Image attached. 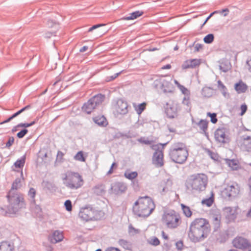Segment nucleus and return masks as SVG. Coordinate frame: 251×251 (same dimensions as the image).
<instances>
[{"mask_svg":"<svg viewBox=\"0 0 251 251\" xmlns=\"http://www.w3.org/2000/svg\"><path fill=\"white\" fill-rule=\"evenodd\" d=\"M0 251H14V246L13 243L4 241L0 243Z\"/></svg>","mask_w":251,"mask_h":251,"instance_id":"nucleus-20","label":"nucleus"},{"mask_svg":"<svg viewBox=\"0 0 251 251\" xmlns=\"http://www.w3.org/2000/svg\"><path fill=\"white\" fill-rule=\"evenodd\" d=\"M144 12L142 11H136L131 13H130L128 16L125 17L121 19L124 20H134L138 17L142 16Z\"/></svg>","mask_w":251,"mask_h":251,"instance_id":"nucleus-27","label":"nucleus"},{"mask_svg":"<svg viewBox=\"0 0 251 251\" xmlns=\"http://www.w3.org/2000/svg\"><path fill=\"white\" fill-rule=\"evenodd\" d=\"M93 120L94 122L100 126H105L107 125L106 119L103 116L96 117Z\"/></svg>","mask_w":251,"mask_h":251,"instance_id":"nucleus-29","label":"nucleus"},{"mask_svg":"<svg viewBox=\"0 0 251 251\" xmlns=\"http://www.w3.org/2000/svg\"><path fill=\"white\" fill-rule=\"evenodd\" d=\"M218 11H215L214 12H213L212 13H211L207 17V18L206 19V20H205V21L204 22V23H203L202 26L204 25L208 21V20L215 14L216 13H218Z\"/></svg>","mask_w":251,"mask_h":251,"instance_id":"nucleus-57","label":"nucleus"},{"mask_svg":"<svg viewBox=\"0 0 251 251\" xmlns=\"http://www.w3.org/2000/svg\"><path fill=\"white\" fill-rule=\"evenodd\" d=\"M167 144V143H164V144H159L155 145V146H157L156 148H158L159 149V150H162L163 151L164 147Z\"/></svg>","mask_w":251,"mask_h":251,"instance_id":"nucleus-60","label":"nucleus"},{"mask_svg":"<svg viewBox=\"0 0 251 251\" xmlns=\"http://www.w3.org/2000/svg\"><path fill=\"white\" fill-rule=\"evenodd\" d=\"M215 138L216 141L220 143H225V139L226 138L225 128H222L217 129L215 132Z\"/></svg>","mask_w":251,"mask_h":251,"instance_id":"nucleus-18","label":"nucleus"},{"mask_svg":"<svg viewBox=\"0 0 251 251\" xmlns=\"http://www.w3.org/2000/svg\"><path fill=\"white\" fill-rule=\"evenodd\" d=\"M146 103L143 102L138 104L137 106L135 107V109L137 113L139 115H140L146 108Z\"/></svg>","mask_w":251,"mask_h":251,"instance_id":"nucleus-41","label":"nucleus"},{"mask_svg":"<svg viewBox=\"0 0 251 251\" xmlns=\"http://www.w3.org/2000/svg\"><path fill=\"white\" fill-rule=\"evenodd\" d=\"M217 83L218 89L222 93L223 96L225 98L229 97V95L227 92V89L223 83L220 80H219L217 81Z\"/></svg>","mask_w":251,"mask_h":251,"instance_id":"nucleus-26","label":"nucleus"},{"mask_svg":"<svg viewBox=\"0 0 251 251\" xmlns=\"http://www.w3.org/2000/svg\"><path fill=\"white\" fill-rule=\"evenodd\" d=\"M127 186L126 183L122 182H115L111 184L110 191V193L120 195L126 192Z\"/></svg>","mask_w":251,"mask_h":251,"instance_id":"nucleus-12","label":"nucleus"},{"mask_svg":"<svg viewBox=\"0 0 251 251\" xmlns=\"http://www.w3.org/2000/svg\"><path fill=\"white\" fill-rule=\"evenodd\" d=\"M240 193V186L236 183L227 185L222 192V195L225 198L232 199L236 197Z\"/></svg>","mask_w":251,"mask_h":251,"instance_id":"nucleus-10","label":"nucleus"},{"mask_svg":"<svg viewBox=\"0 0 251 251\" xmlns=\"http://www.w3.org/2000/svg\"><path fill=\"white\" fill-rule=\"evenodd\" d=\"M97 211L90 206H86L80 208L79 217L84 221L97 220Z\"/></svg>","mask_w":251,"mask_h":251,"instance_id":"nucleus-9","label":"nucleus"},{"mask_svg":"<svg viewBox=\"0 0 251 251\" xmlns=\"http://www.w3.org/2000/svg\"><path fill=\"white\" fill-rule=\"evenodd\" d=\"M104 98V96L101 94L93 96L84 103L82 107V111L87 114H90L101 104Z\"/></svg>","mask_w":251,"mask_h":251,"instance_id":"nucleus-8","label":"nucleus"},{"mask_svg":"<svg viewBox=\"0 0 251 251\" xmlns=\"http://www.w3.org/2000/svg\"><path fill=\"white\" fill-rule=\"evenodd\" d=\"M148 243L153 246H158L160 242L159 240L156 237L153 236L151 237L148 240Z\"/></svg>","mask_w":251,"mask_h":251,"instance_id":"nucleus-38","label":"nucleus"},{"mask_svg":"<svg viewBox=\"0 0 251 251\" xmlns=\"http://www.w3.org/2000/svg\"><path fill=\"white\" fill-rule=\"evenodd\" d=\"M30 107V106L29 105H27L25 106V107H23V108H22L21 109L19 110L17 112L15 113L12 115H11L10 116L11 118L12 119H14V118H15L17 116H18V115H19L23 112L25 111L26 110H27V109H29Z\"/></svg>","mask_w":251,"mask_h":251,"instance_id":"nucleus-44","label":"nucleus"},{"mask_svg":"<svg viewBox=\"0 0 251 251\" xmlns=\"http://www.w3.org/2000/svg\"><path fill=\"white\" fill-rule=\"evenodd\" d=\"M218 13H224V16H226L228 14V12H229V10L227 8H226L224 9H223L222 11H218Z\"/></svg>","mask_w":251,"mask_h":251,"instance_id":"nucleus-62","label":"nucleus"},{"mask_svg":"<svg viewBox=\"0 0 251 251\" xmlns=\"http://www.w3.org/2000/svg\"><path fill=\"white\" fill-rule=\"evenodd\" d=\"M226 163L233 170H237L239 168L238 161L235 159H226Z\"/></svg>","mask_w":251,"mask_h":251,"instance_id":"nucleus-31","label":"nucleus"},{"mask_svg":"<svg viewBox=\"0 0 251 251\" xmlns=\"http://www.w3.org/2000/svg\"><path fill=\"white\" fill-rule=\"evenodd\" d=\"M105 251H120V250L114 247H110L107 248Z\"/></svg>","mask_w":251,"mask_h":251,"instance_id":"nucleus-63","label":"nucleus"},{"mask_svg":"<svg viewBox=\"0 0 251 251\" xmlns=\"http://www.w3.org/2000/svg\"><path fill=\"white\" fill-rule=\"evenodd\" d=\"M61 84L62 83H61V80L60 79V78L58 77L56 78V80L54 82L53 86L54 87H56L57 85H59V86L61 85Z\"/></svg>","mask_w":251,"mask_h":251,"instance_id":"nucleus-58","label":"nucleus"},{"mask_svg":"<svg viewBox=\"0 0 251 251\" xmlns=\"http://www.w3.org/2000/svg\"><path fill=\"white\" fill-rule=\"evenodd\" d=\"M208 116H209L211 118L210 121L213 124H215L217 122V115L215 113H211L210 112H208L207 114Z\"/></svg>","mask_w":251,"mask_h":251,"instance_id":"nucleus-48","label":"nucleus"},{"mask_svg":"<svg viewBox=\"0 0 251 251\" xmlns=\"http://www.w3.org/2000/svg\"><path fill=\"white\" fill-rule=\"evenodd\" d=\"M181 91L182 93L185 95V97H189L190 92L186 87L183 85H180V87L178 88Z\"/></svg>","mask_w":251,"mask_h":251,"instance_id":"nucleus-46","label":"nucleus"},{"mask_svg":"<svg viewBox=\"0 0 251 251\" xmlns=\"http://www.w3.org/2000/svg\"><path fill=\"white\" fill-rule=\"evenodd\" d=\"M207 180L206 176L203 174L192 175L186 180L185 186L192 192H201L205 190Z\"/></svg>","mask_w":251,"mask_h":251,"instance_id":"nucleus-5","label":"nucleus"},{"mask_svg":"<svg viewBox=\"0 0 251 251\" xmlns=\"http://www.w3.org/2000/svg\"><path fill=\"white\" fill-rule=\"evenodd\" d=\"M226 217L230 220H233L236 217V211L235 208L227 207L225 208Z\"/></svg>","mask_w":251,"mask_h":251,"instance_id":"nucleus-23","label":"nucleus"},{"mask_svg":"<svg viewBox=\"0 0 251 251\" xmlns=\"http://www.w3.org/2000/svg\"><path fill=\"white\" fill-rule=\"evenodd\" d=\"M119 244L126 250H130L132 248L131 243L127 240L120 239L118 241Z\"/></svg>","mask_w":251,"mask_h":251,"instance_id":"nucleus-32","label":"nucleus"},{"mask_svg":"<svg viewBox=\"0 0 251 251\" xmlns=\"http://www.w3.org/2000/svg\"><path fill=\"white\" fill-rule=\"evenodd\" d=\"M182 104L184 106V109L186 112L190 111L191 106L189 97H184Z\"/></svg>","mask_w":251,"mask_h":251,"instance_id":"nucleus-33","label":"nucleus"},{"mask_svg":"<svg viewBox=\"0 0 251 251\" xmlns=\"http://www.w3.org/2000/svg\"><path fill=\"white\" fill-rule=\"evenodd\" d=\"M62 179L63 184L71 190H77L84 183L82 176L78 173L70 171L62 175Z\"/></svg>","mask_w":251,"mask_h":251,"instance_id":"nucleus-6","label":"nucleus"},{"mask_svg":"<svg viewBox=\"0 0 251 251\" xmlns=\"http://www.w3.org/2000/svg\"><path fill=\"white\" fill-rule=\"evenodd\" d=\"M202 47V46L200 44H197L195 45L194 47V51L196 52H198L201 49Z\"/></svg>","mask_w":251,"mask_h":251,"instance_id":"nucleus-59","label":"nucleus"},{"mask_svg":"<svg viewBox=\"0 0 251 251\" xmlns=\"http://www.w3.org/2000/svg\"><path fill=\"white\" fill-rule=\"evenodd\" d=\"M233 245L236 248L240 249H251V244L244 238L237 237L232 241Z\"/></svg>","mask_w":251,"mask_h":251,"instance_id":"nucleus-13","label":"nucleus"},{"mask_svg":"<svg viewBox=\"0 0 251 251\" xmlns=\"http://www.w3.org/2000/svg\"><path fill=\"white\" fill-rule=\"evenodd\" d=\"M241 149L243 151L248 152L251 154V136L243 137L242 143L241 145Z\"/></svg>","mask_w":251,"mask_h":251,"instance_id":"nucleus-16","label":"nucleus"},{"mask_svg":"<svg viewBox=\"0 0 251 251\" xmlns=\"http://www.w3.org/2000/svg\"><path fill=\"white\" fill-rule=\"evenodd\" d=\"M124 176L126 178L132 180L137 176L138 174L136 172H130L129 171H126L124 174Z\"/></svg>","mask_w":251,"mask_h":251,"instance_id":"nucleus-35","label":"nucleus"},{"mask_svg":"<svg viewBox=\"0 0 251 251\" xmlns=\"http://www.w3.org/2000/svg\"><path fill=\"white\" fill-rule=\"evenodd\" d=\"M234 87L236 92L239 94L245 93L248 89V86L242 80H240L234 84Z\"/></svg>","mask_w":251,"mask_h":251,"instance_id":"nucleus-19","label":"nucleus"},{"mask_svg":"<svg viewBox=\"0 0 251 251\" xmlns=\"http://www.w3.org/2000/svg\"><path fill=\"white\" fill-rule=\"evenodd\" d=\"M205 152L212 159L214 160H217L218 159V154L210 151L208 149H205Z\"/></svg>","mask_w":251,"mask_h":251,"instance_id":"nucleus-39","label":"nucleus"},{"mask_svg":"<svg viewBox=\"0 0 251 251\" xmlns=\"http://www.w3.org/2000/svg\"><path fill=\"white\" fill-rule=\"evenodd\" d=\"M230 62L227 59H222L220 61L219 69L224 72H227L231 68Z\"/></svg>","mask_w":251,"mask_h":251,"instance_id":"nucleus-21","label":"nucleus"},{"mask_svg":"<svg viewBox=\"0 0 251 251\" xmlns=\"http://www.w3.org/2000/svg\"><path fill=\"white\" fill-rule=\"evenodd\" d=\"M210 231L209 222L204 218H197L190 225L188 237L192 242L197 243L206 238Z\"/></svg>","mask_w":251,"mask_h":251,"instance_id":"nucleus-2","label":"nucleus"},{"mask_svg":"<svg viewBox=\"0 0 251 251\" xmlns=\"http://www.w3.org/2000/svg\"><path fill=\"white\" fill-rule=\"evenodd\" d=\"M63 239L62 232L59 230H55L52 234L50 241L52 243L55 244L61 241Z\"/></svg>","mask_w":251,"mask_h":251,"instance_id":"nucleus-22","label":"nucleus"},{"mask_svg":"<svg viewBox=\"0 0 251 251\" xmlns=\"http://www.w3.org/2000/svg\"><path fill=\"white\" fill-rule=\"evenodd\" d=\"M183 213L187 217H190L192 215V211L189 207L185 205L184 204H181Z\"/></svg>","mask_w":251,"mask_h":251,"instance_id":"nucleus-37","label":"nucleus"},{"mask_svg":"<svg viewBox=\"0 0 251 251\" xmlns=\"http://www.w3.org/2000/svg\"><path fill=\"white\" fill-rule=\"evenodd\" d=\"M35 195H36L35 190L33 188H31L28 191V195L29 197H30V198L31 199V200L33 201H35L34 198H35Z\"/></svg>","mask_w":251,"mask_h":251,"instance_id":"nucleus-47","label":"nucleus"},{"mask_svg":"<svg viewBox=\"0 0 251 251\" xmlns=\"http://www.w3.org/2000/svg\"><path fill=\"white\" fill-rule=\"evenodd\" d=\"M155 207L152 199L148 196L140 198L135 202L133 212L138 217L145 218L149 216Z\"/></svg>","mask_w":251,"mask_h":251,"instance_id":"nucleus-3","label":"nucleus"},{"mask_svg":"<svg viewBox=\"0 0 251 251\" xmlns=\"http://www.w3.org/2000/svg\"><path fill=\"white\" fill-rule=\"evenodd\" d=\"M162 220L163 223L169 228H176L180 224L179 216L174 210L165 212Z\"/></svg>","mask_w":251,"mask_h":251,"instance_id":"nucleus-7","label":"nucleus"},{"mask_svg":"<svg viewBox=\"0 0 251 251\" xmlns=\"http://www.w3.org/2000/svg\"><path fill=\"white\" fill-rule=\"evenodd\" d=\"M138 141L141 143L145 144L146 145H150L151 142L149 140L146 139L144 137H141L138 139Z\"/></svg>","mask_w":251,"mask_h":251,"instance_id":"nucleus-54","label":"nucleus"},{"mask_svg":"<svg viewBox=\"0 0 251 251\" xmlns=\"http://www.w3.org/2000/svg\"><path fill=\"white\" fill-rule=\"evenodd\" d=\"M212 218L214 231H216L220 227L221 216L220 214L214 215Z\"/></svg>","mask_w":251,"mask_h":251,"instance_id":"nucleus-28","label":"nucleus"},{"mask_svg":"<svg viewBox=\"0 0 251 251\" xmlns=\"http://www.w3.org/2000/svg\"><path fill=\"white\" fill-rule=\"evenodd\" d=\"M94 194L98 196H102L105 193V188L102 185H97L93 188Z\"/></svg>","mask_w":251,"mask_h":251,"instance_id":"nucleus-30","label":"nucleus"},{"mask_svg":"<svg viewBox=\"0 0 251 251\" xmlns=\"http://www.w3.org/2000/svg\"><path fill=\"white\" fill-rule=\"evenodd\" d=\"M55 33V32L54 31L48 32L45 33V37L47 38H50L51 36L54 35Z\"/></svg>","mask_w":251,"mask_h":251,"instance_id":"nucleus-61","label":"nucleus"},{"mask_svg":"<svg viewBox=\"0 0 251 251\" xmlns=\"http://www.w3.org/2000/svg\"><path fill=\"white\" fill-rule=\"evenodd\" d=\"M64 205L67 211H71L72 210V204L70 200H66L64 203Z\"/></svg>","mask_w":251,"mask_h":251,"instance_id":"nucleus-50","label":"nucleus"},{"mask_svg":"<svg viewBox=\"0 0 251 251\" xmlns=\"http://www.w3.org/2000/svg\"><path fill=\"white\" fill-rule=\"evenodd\" d=\"M214 40V35L212 34H209L205 36L203 39L204 42L206 44H210Z\"/></svg>","mask_w":251,"mask_h":251,"instance_id":"nucleus-45","label":"nucleus"},{"mask_svg":"<svg viewBox=\"0 0 251 251\" xmlns=\"http://www.w3.org/2000/svg\"><path fill=\"white\" fill-rule=\"evenodd\" d=\"M14 142V138L13 137H10L8 138V140L6 143L5 147L7 148H9Z\"/></svg>","mask_w":251,"mask_h":251,"instance_id":"nucleus-53","label":"nucleus"},{"mask_svg":"<svg viewBox=\"0 0 251 251\" xmlns=\"http://www.w3.org/2000/svg\"><path fill=\"white\" fill-rule=\"evenodd\" d=\"M21 178L15 180L7 195L9 205L5 211L6 215L16 214L24 205L23 196L17 191L21 186Z\"/></svg>","mask_w":251,"mask_h":251,"instance_id":"nucleus-1","label":"nucleus"},{"mask_svg":"<svg viewBox=\"0 0 251 251\" xmlns=\"http://www.w3.org/2000/svg\"><path fill=\"white\" fill-rule=\"evenodd\" d=\"M247 64L248 66L249 70L251 72V59L247 61Z\"/></svg>","mask_w":251,"mask_h":251,"instance_id":"nucleus-64","label":"nucleus"},{"mask_svg":"<svg viewBox=\"0 0 251 251\" xmlns=\"http://www.w3.org/2000/svg\"><path fill=\"white\" fill-rule=\"evenodd\" d=\"M27 132H28L27 129L24 128V129H22L21 131H20V132H19L17 133V136L19 138H22L25 135V134L27 133Z\"/></svg>","mask_w":251,"mask_h":251,"instance_id":"nucleus-52","label":"nucleus"},{"mask_svg":"<svg viewBox=\"0 0 251 251\" xmlns=\"http://www.w3.org/2000/svg\"><path fill=\"white\" fill-rule=\"evenodd\" d=\"M176 247L178 251H181L184 248V245L182 241L179 240L176 242Z\"/></svg>","mask_w":251,"mask_h":251,"instance_id":"nucleus-51","label":"nucleus"},{"mask_svg":"<svg viewBox=\"0 0 251 251\" xmlns=\"http://www.w3.org/2000/svg\"><path fill=\"white\" fill-rule=\"evenodd\" d=\"M157 146H153V149L155 150L152 156V163L156 167H161L164 164L163 162V153L162 150H159Z\"/></svg>","mask_w":251,"mask_h":251,"instance_id":"nucleus-11","label":"nucleus"},{"mask_svg":"<svg viewBox=\"0 0 251 251\" xmlns=\"http://www.w3.org/2000/svg\"><path fill=\"white\" fill-rule=\"evenodd\" d=\"M200 60L197 59L187 60L183 62L181 67L183 70L189 68H194L198 66L200 64Z\"/></svg>","mask_w":251,"mask_h":251,"instance_id":"nucleus-17","label":"nucleus"},{"mask_svg":"<svg viewBox=\"0 0 251 251\" xmlns=\"http://www.w3.org/2000/svg\"><path fill=\"white\" fill-rule=\"evenodd\" d=\"M75 160L81 161L84 162L85 161V158L83 156V153L82 151H78L74 157Z\"/></svg>","mask_w":251,"mask_h":251,"instance_id":"nucleus-42","label":"nucleus"},{"mask_svg":"<svg viewBox=\"0 0 251 251\" xmlns=\"http://www.w3.org/2000/svg\"><path fill=\"white\" fill-rule=\"evenodd\" d=\"M47 24L49 27H54L55 29H57L58 27V25L52 20H49Z\"/></svg>","mask_w":251,"mask_h":251,"instance_id":"nucleus-49","label":"nucleus"},{"mask_svg":"<svg viewBox=\"0 0 251 251\" xmlns=\"http://www.w3.org/2000/svg\"><path fill=\"white\" fill-rule=\"evenodd\" d=\"M25 155L22 157L20 159H18L14 163L16 168H21L25 163Z\"/></svg>","mask_w":251,"mask_h":251,"instance_id":"nucleus-36","label":"nucleus"},{"mask_svg":"<svg viewBox=\"0 0 251 251\" xmlns=\"http://www.w3.org/2000/svg\"><path fill=\"white\" fill-rule=\"evenodd\" d=\"M213 202L214 198L213 197V195L211 196V197H210L208 198L205 199L202 201V203L203 204L206 205L208 207L211 206Z\"/></svg>","mask_w":251,"mask_h":251,"instance_id":"nucleus-43","label":"nucleus"},{"mask_svg":"<svg viewBox=\"0 0 251 251\" xmlns=\"http://www.w3.org/2000/svg\"><path fill=\"white\" fill-rule=\"evenodd\" d=\"M188 151L185 144L176 142L173 144L169 150V155L171 160L178 164H183L188 156Z\"/></svg>","mask_w":251,"mask_h":251,"instance_id":"nucleus-4","label":"nucleus"},{"mask_svg":"<svg viewBox=\"0 0 251 251\" xmlns=\"http://www.w3.org/2000/svg\"><path fill=\"white\" fill-rule=\"evenodd\" d=\"M180 110L179 106L175 103H167L166 113L170 118H174L177 116L178 111Z\"/></svg>","mask_w":251,"mask_h":251,"instance_id":"nucleus-14","label":"nucleus"},{"mask_svg":"<svg viewBox=\"0 0 251 251\" xmlns=\"http://www.w3.org/2000/svg\"><path fill=\"white\" fill-rule=\"evenodd\" d=\"M128 104L126 101L123 100H118L115 106L116 111L120 114H125L128 112Z\"/></svg>","mask_w":251,"mask_h":251,"instance_id":"nucleus-15","label":"nucleus"},{"mask_svg":"<svg viewBox=\"0 0 251 251\" xmlns=\"http://www.w3.org/2000/svg\"><path fill=\"white\" fill-rule=\"evenodd\" d=\"M103 25H104V24H98V25H94L91 27L89 28L88 32H92L94 29H97L100 26H103Z\"/></svg>","mask_w":251,"mask_h":251,"instance_id":"nucleus-55","label":"nucleus"},{"mask_svg":"<svg viewBox=\"0 0 251 251\" xmlns=\"http://www.w3.org/2000/svg\"><path fill=\"white\" fill-rule=\"evenodd\" d=\"M240 108H241V110L240 115L242 116L246 113V112L247 110V106L246 104H242Z\"/></svg>","mask_w":251,"mask_h":251,"instance_id":"nucleus-56","label":"nucleus"},{"mask_svg":"<svg viewBox=\"0 0 251 251\" xmlns=\"http://www.w3.org/2000/svg\"><path fill=\"white\" fill-rule=\"evenodd\" d=\"M208 122L206 120H201L196 125L199 126L200 129L202 131V133H204L206 136H208L206 132L208 127Z\"/></svg>","mask_w":251,"mask_h":251,"instance_id":"nucleus-24","label":"nucleus"},{"mask_svg":"<svg viewBox=\"0 0 251 251\" xmlns=\"http://www.w3.org/2000/svg\"><path fill=\"white\" fill-rule=\"evenodd\" d=\"M159 82L160 84L161 88L164 92L166 93L171 91L170 88L171 84L169 81L162 78L160 79Z\"/></svg>","mask_w":251,"mask_h":251,"instance_id":"nucleus-25","label":"nucleus"},{"mask_svg":"<svg viewBox=\"0 0 251 251\" xmlns=\"http://www.w3.org/2000/svg\"><path fill=\"white\" fill-rule=\"evenodd\" d=\"M38 119H35L32 122L29 123H20L18 125H17L16 126H15V127H28L29 126H31L33 125H34L35 124H36L37 122Z\"/></svg>","mask_w":251,"mask_h":251,"instance_id":"nucleus-40","label":"nucleus"},{"mask_svg":"<svg viewBox=\"0 0 251 251\" xmlns=\"http://www.w3.org/2000/svg\"><path fill=\"white\" fill-rule=\"evenodd\" d=\"M213 94V90L210 87H204L201 90V95L205 97L209 98Z\"/></svg>","mask_w":251,"mask_h":251,"instance_id":"nucleus-34","label":"nucleus"}]
</instances>
